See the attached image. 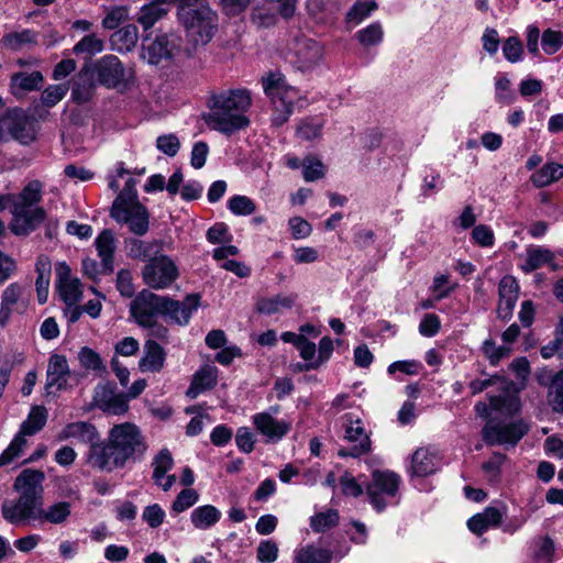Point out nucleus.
Here are the masks:
<instances>
[{
  "label": "nucleus",
  "mask_w": 563,
  "mask_h": 563,
  "mask_svg": "<svg viewBox=\"0 0 563 563\" xmlns=\"http://www.w3.org/2000/svg\"><path fill=\"white\" fill-rule=\"evenodd\" d=\"M70 377V369L66 356L53 354L48 360L46 371V395L55 394L64 389Z\"/></svg>",
  "instance_id": "obj_19"
},
{
  "label": "nucleus",
  "mask_w": 563,
  "mask_h": 563,
  "mask_svg": "<svg viewBox=\"0 0 563 563\" xmlns=\"http://www.w3.org/2000/svg\"><path fill=\"white\" fill-rule=\"evenodd\" d=\"M137 200V191H136V180L134 178H129L125 181L123 189L118 194L115 199L112 202L110 210H117L120 208L132 206Z\"/></svg>",
  "instance_id": "obj_42"
},
{
  "label": "nucleus",
  "mask_w": 563,
  "mask_h": 563,
  "mask_svg": "<svg viewBox=\"0 0 563 563\" xmlns=\"http://www.w3.org/2000/svg\"><path fill=\"white\" fill-rule=\"evenodd\" d=\"M523 52L520 40L516 36L508 37L503 45V53L507 60L510 63H517L520 60Z\"/></svg>",
  "instance_id": "obj_61"
},
{
  "label": "nucleus",
  "mask_w": 563,
  "mask_h": 563,
  "mask_svg": "<svg viewBox=\"0 0 563 563\" xmlns=\"http://www.w3.org/2000/svg\"><path fill=\"white\" fill-rule=\"evenodd\" d=\"M383 36L384 31L379 22H374L355 33L360 44L365 47L378 45L383 41Z\"/></svg>",
  "instance_id": "obj_43"
},
{
  "label": "nucleus",
  "mask_w": 563,
  "mask_h": 563,
  "mask_svg": "<svg viewBox=\"0 0 563 563\" xmlns=\"http://www.w3.org/2000/svg\"><path fill=\"white\" fill-rule=\"evenodd\" d=\"M153 479L154 482H158V479H163L169 470H172L174 465V460L172 453L168 449H162L158 454L153 460Z\"/></svg>",
  "instance_id": "obj_47"
},
{
  "label": "nucleus",
  "mask_w": 563,
  "mask_h": 563,
  "mask_svg": "<svg viewBox=\"0 0 563 563\" xmlns=\"http://www.w3.org/2000/svg\"><path fill=\"white\" fill-rule=\"evenodd\" d=\"M163 316L166 322L185 327L190 322L191 316L201 305L199 294H189L183 300H176L168 296L163 297Z\"/></svg>",
  "instance_id": "obj_13"
},
{
  "label": "nucleus",
  "mask_w": 563,
  "mask_h": 563,
  "mask_svg": "<svg viewBox=\"0 0 563 563\" xmlns=\"http://www.w3.org/2000/svg\"><path fill=\"white\" fill-rule=\"evenodd\" d=\"M110 217L120 224H126L131 233L143 236L150 229V212L141 202L110 210Z\"/></svg>",
  "instance_id": "obj_16"
},
{
  "label": "nucleus",
  "mask_w": 563,
  "mask_h": 563,
  "mask_svg": "<svg viewBox=\"0 0 563 563\" xmlns=\"http://www.w3.org/2000/svg\"><path fill=\"white\" fill-rule=\"evenodd\" d=\"M519 285L515 277L510 275L504 276L498 285L499 299H516L518 300Z\"/></svg>",
  "instance_id": "obj_60"
},
{
  "label": "nucleus",
  "mask_w": 563,
  "mask_h": 563,
  "mask_svg": "<svg viewBox=\"0 0 563 563\" xmlns=\"http://www.w3.org/2000/svg\"><path fill=\"white\" fill-rule=\"evenodd\" d=\"M44 77L41 71L24 73L20 71L11 77V89L14 96L26 91H33L41 88Z\"/></svg>",
  "instance_id": "obj_31"
},
{
  "label": "nucleus",
  "mask_w": 563,
  "mask_h": 563,
  "mask_svg": "<svg viewBox=\"0 0 563 563\" xmlns=\"http://www.w3.org/2000/svg\"><path fill=\"white\" fill-rule=\"evenodd\" d=\"M68 91L66 85H51L42 92V102L44 106L52 108L56 106Z\"/></svg>",
  "instance_id": "obj_54"
},
{
  "label": "nucleus",
  "mask_w": 563,
  "mask_h": 563,
  "mask_svg": "<svg viewBox=\"0 0 563 563\" xmlns=\"http://www.w3.org/2000/svg\"><path fill=\"white\" fill-rule=\"evenodd\" d=\"M553 256L554 255L550 250L531 245L527 249V257L521 269L526 274H530L544 264L550 263L553 260Z\"/></svg>",
  "instance_id": "obj_37"
},
{
  "label": "nucleus",
  "mask_w": 563,
  "mask_h": 563,
  "mask_svg": "<svg viewBox=\"0 0 563 563\" xmlns=\"http://www.w3.org/2000/svg\"><path fill=\"white\" fill-rule=\"evenodd\" d=\"M97 82L107 88H117L125 80V68L118 56L107 54L85 64Z\"/></svg>",
  "instance_id": "obj_10"
},
{
  "label": "nucleus",
  "mask_w": 563,
  "mask_h": 563,
  "mask_svg": "<svg viewBox=\"0 0 563 563\" xmlns=\"http://www.w3.org/2000/svg\"><path fill=\"white\" fill-rule=\"evenodd\" d=\"M141 429L131 422L114 424L100 446L95 448L93 468L104 472L122 470L141 462L147 451Z\"/></svg>",
  "instance_id": "obj_1"
},
{
  "label": "nucleus",
  "mask_w": 563,
  "mask_h": 563,
  "mask_svg": "<svg viewBox=\"0 0 563 563\" xmlns=\"http://www.w3.org/2000/svg\"><path fill=\"white\" fill-rule=\"evenodd\" d=\"M0 132L3 137L8 133L13 140L24 145L35 139L32 123L22 108L9 109L0 115Z\"/></svg>",
  "instance_id": "obj_11"
},
{
  "label": "nucleus",
  "mask_w": 563,
  "mask_h": 563,
  "mask_svg": "<svg viewBox=\"0 0 563 563\" xmlns=\"http://www.w3.org/2000/svg\"><path fill=\"white\" fill-rule=\"evenodd\" d=\"M252 22L258 27L268 29L277 23V14L267 9H255L252 13Z\"/></svg>",
  "instance_id": "obj_64"
},
{
  "label": "nucleus",
  "mask_w": 563,
  "mask_h": 563,
  "mask_svg": "<svg viewBox=\"0 0 563 563\" xmlns=\"http://www.w3.org/2000/svg\"><path fill=\"white\" fill-rule=\"evenodd\" d=\"M156 147L169 157H174L177 155L180 148L179 139L173 134H164L159 135L156 140Z\"/></svg>",
  "instance_id": "obj_55"
},
{
  "label": "nucleus",
  "mask_w": 563,
  "mask_h": 563,
  "mask_svg": "<svg viewBox=\"0 0 563 563\" xmlns=\"http://www.w3.org/2000/svg\"><path fill=\"white\" fill-rule=\"evenodd\" d=\"M177 3V16L196 45H206L218 30L217 12L208 0H174Z\"/></svg>",
  "instance_id": "obj_4"
},
{
  "label": "nucleus",
  "mask_w": 563,
  "mask_h": 563,
  "mask_svg": "<svg viewBox=\"0 0 563 563\" xmlns=\"http://www.w3.org/2000/svg\"><path fill=\"white\" fill-rule=\"evenodd\" d=\"M43 197V183L38 179L29 181L20 191L14 195V202L11 213L16 223L12 224L11 231L15 235H27L35 231L46 219L44 208L32 207L41 202Z\"/></svg>",
  "instance_id": "obj_5"
},
{
  "label": "nucleus",
  "mask_w": 563,
  "mask_h": 563,
  "mask_svg": "<svg viewBox=\"0 0 563 563\" xmlns=\"http://www.w3.org/2000/svg\"><path fill=\"white\" fill-rule=\"evenodd\" d=\"M295 560L297 563H331L332 551L309 544L297 551Z\"/></svg>",
  "instance_id": "obj_39"
},
{
  "label": "nucleus",
  "mask_w": 563,
  "mask_h": 563,
  "mask_svg": "<svg viewBox=\"0 0 563 563\" xmlns=\"http://www.w3.org/2000/svg\"><path fill=\"white\" fill-rule=\"evenodd\" d=\"M104 48V43L101 38L97 37L95 34H89L84 36L73 48L76 55L87 54L90 58L91 56L101 53Z\"/></svg>",
  "instance_id": "obj_45"
},
{
  "label": "nucleus",
  "mask_w": 563,
  "mask_h": 563,
  "mask_svg": "<svg viewBox=\"0 0 563 563\" xmlns=\"http://www.w3.org/2000/svg\"><path fill=\"white\" fill-rule=\"evenodd\" d=\"M37 274L35 286L37 300L41 305L45 303L48 298L49 278L52 272L51 260L46 255H40L35 263Z\"/></svg>",
  "instance_id": "obj_29"
},
{
  "label": "nucleus",
  "mask_w": 563,
  "mask_h": 563,
  "mask_svg": "<svg viewBox=\"0 0 563 563\" xmlns=\"http://www.w3.org/2000/svg\"><path fill=\"white\" fill-rule=\"evenodd\" d=\"M164 296L156 295L148 289L141 290L130 303V314L141 327L163 316Z\"/></svg>",
  "instance_id": "obj_12"
},
{
  "label": "nucleus",
  "mask_w": 563,
  "mask_h": 563,
  "mask_svg": "<svg viewBox=\"0 0 563 563\" xmlns=\"http://www.w3.org/2000/svg\"><path fill=\"white\" fill-rule=\"evenodd\" d=\"M155 242L131 239L129 242V256L132 258L146 260L155 252Z\"/></svg>",
  "instance_id": "obj_53"
},
{
  "label": "nucleus",
  "mask_w": 563,
  "mask_h": 563,
  "mask_svg": "<svg viewBox=\"0 0 563 563\" xmlns=\"http://www.w3.org/2000/svg\"><path fill=\"white\" fill-rule=\"evenodd\" d=\"M434 456L427 449L420 448L411 457V474L424 477L435 472Z\"/></svg>",
  "instance_id": "obj_35"
},
{
  "label": "nucleus",
  "mask_w": 563,
  "mask_h": 563,
  "mask_svg": "<svg viewBox=\"0 0 563 563\" xmlns=\"http://www.w3.org/2000/svg\"><path fill=\"white\" fill-rule=\"evenodd\" d=\"M1 42L7 48L16 52L22 49L24 46L32 47L37 45L38 34L33 30L24 29L20 32L4 34Z\"/></svg>",
  "instance_id": "obj_33"
},
{
  "label": "nucleus",
  "mask_w": 563,
  "mask_h": 563,
  "mask_svg": "<svg viewBox=\"0 0 563 563\" xmlns=\"http://www.w3.org/2000/svg\"><path fill=\"white\" fill-rule=\"evenodd\" d=\"M302 167V175L306 181H314L324 176V165L319 159L307 158Z\"/></svg>",
  "instance_id": "obj_56"
},
{
  "label": "nucleus",
  "mask_w": 563,
  "mask_h": 563,
  "mask_svg": "<svg viewBox=\"0 0 563 563\" xmlns=\"http://www.w3.org/2000/svg\"><path fill=\"white\" fill-rule=\"evenodd\" d=\"M563 177V164L548 163L532 174L531 183L537 188H543Z\"/></svg>",
  "instance_id": "obj_34"
},
{
  "label": "nucleus",
  "mask_w": 563,
  "mask_h": 563,
  "mask_svg": "<svg viewBox=\"0 0 563 563\" xmlns=\"http://www.w3.org/2000/svg\"><path fill=\"white\" fill-rule=\"evenodd\" d=\"M78 358L81 366L86 369H91L95 372H106V366L99 355L95 350L84 346L80 349L78 353Z\"/></svg>",
  "instance_id": "obj_49"
},
{
  "label": "nucleus",
  "mask_w": 563,
  "mask_h": 563,
  "mask_svg": "<svg viewBox=\"0 0 563 563\" xmlns=\"http://www.w3.org/2000/svg\"><path fill=\"white\" fill-rule=\"evenodd\" d=\"M299 93L297 89H288L280 96L272 97V124L282 126L285 124L294 112L295 101L298 100Z\"/></svg>",
  "instance_id": "obj_20"
},
{
  "label": "nucleus",
  "mask_w": 563,
  "mask_h": 563,
  "mask_svg": "<svg viewBox=\"0 0 563 563\" xmlns=\"http://www.w3.org/2000/svg\"><path fill=\"white\" fill-rule=\"evenodd\" d=\"M219 371L214 365L201 366L192 376L191 383L186 391L190 399L197 398L200 394L211 390L218 384Z\"/></svg>",
  "instance_id": "obj_22"
},
{
  "label": "nucleus",
  "mask_w": 563,
  "mask_h": 563,
  "mask_svg": "<svg viewBox=\"0 0 563 563\" xmlns=\"http://www.w3.org/2000/svg\"><path fill=\"white\" fill-rule=\"evenodd\" d=\"M23 295V286L19 283H11L1 294L0 302V327L4 328L14 310H16L19 301Z\"/></svg>",
  "instance_id": "obj_25"
},
{
  "label": "nucleus",
  "mask_w": 563,
  "mask_h": 563,
  "mask_svg": "<svg viewBox=\"0 0 563 563\" xmlns=\"http://www.w3.org/2000/svg\"><path fill=\"white\" fill-rule=\"evenodd\" d=\"M472 239L482 247H492L495 243L493 230L486 224H478L473 228Z\"/></svg>",
  "instance_id": "obj_57"
},
{
  "label": "nucleus",
  "mask_w": 563,
  "mask_h": 563,
  "mask_svg": "<svg viewBox=\"0 0 563 563\" xmlns=\"http://www.w3.org/2000/svg\"><path fill=\"white\" fill-rule=\"evenodd\" d=\"M147 41H150V37L145 36L142 45V56L152 65H158L163 59L172 58L181 45V38L174 33L158 34L146 44Z\"/></svg>",
  "instance_id": "obj_14"
},
{
  "label": "nucleus",
  "mask_w": 563,
  "mask_h": 563,
  "mask_svg": "<svg viewBox=\"0 0 563 563\" xmlns=\"http://www.w3.org/2000/svg\"><path fill=\"white\" fill-rule=\"evenodd\" d=\"M45 475L40 470H23L15 478L13 488L19 493L14 504L4 501L1 514L5 521L11 525L30 522L38 519V512L44 505L43 481Z\"/></svg>",
  "instance_id": "obj_3"
},
{
  "label": "nucleus",
  "mask_w": 563,
  "mask_h": 563,
  "mask_svg": "<svg viewBox=\"0 0 563 563\" xmlns=\"http://www.w3.org/2000/svg\"><path fill=\"white\" fill-rule=\"evenodd\" d=\"M548 401L555 412H563V368L551 379L548 391Z\"/></svg>",
  "instance_id": "obj_41"
},
{
  "label": "nucleus",
  "mask_w": 563,
  "mask_h": 563,
  "mask_svg": "<svg viewBox=\"0 0 563 563\" xmlns=\"http://www.w3.org/2000/svg\"><path fill=\"white\" fill-rule=\"evenodd\" d=\"M529 426L523 420L503 422L489 419L482 429V438L488 446H515L528 433Z\"/></svg>",
  "instance_id": "obj_6"
},
{
  "label": "nucleus",
  "mask_w": 563,
  "mask_h": 563,
  "mask_svg": "<svg viewBox=\"0 0 563 563\" xmlns=\"http://www.w3.org/2000/svg\"><path fill=\"white\" fill-rule=\"evenodd\" d=\"M251 104V92L245 88L211 91L207 100L209 112L202 118L211 130L232 135L250 125L245 113Z\"/></svg>",
  "instance_id": "obj_2"
},
{
  "label": "nucleus",
  "mask_w": 563,
  "mask_h": 563,
  "mask_svg": "<svg viewBox=\"0 0 563 563\" xmlns=\"http://www.w3.org/2000/svg\"><path fill=\"white\" fill-rule=\"evenodd\" d=\"M115 385L107 383L95 388L93 406L103 412L122 415L128 410V402L122 395L115 394Z\"/></svg>",
  "instance_id": "obj_17"
},
{
  "label": "nucleus",
  "mask_w": 563,
  "mask_h": 563,
  "mask_svg": "<svg viewBox=\"0 0 563 563\" xmlns=\"http://www.w3.org/2000/svg\"><path fill=\"white\" fill-rule=\"evenodd\" d=\"M503 515L496 507H486L483 512L476 514L467 520V528L476 536H482L492 527H498Z\"/></svg>",
  "instance_id": "obj_27"
},
{
  "label": "nucleus",
  "mask_w": 563,
  "mask_h": 563,
  "mask_svg": "<svg viewBox=\"0 0 563 563\" xmlns=\"http://www.w3.org/2000/svg\"><path fill=\"white\" fill-rule=\"evenodd\" d=\"M57 439L59 441L74 439L78 443L88 445L87 462L93 467V459L91 456L95 448L100 446L101 442L100 433L95 424L88 421L69 422L57 434Z\"/></svg>",
  "instance_id": "obj_15"
},
{
  "label": "nucleus",
  "mask_w": 563,
  "mask_h": 563,
  "mask_svg": "<svg viewBox=\"0 0 563 563\" xmlns=\"http://www.w3.org/2000/svg\"><path fill=\"white\" fill-rule=\"evenodd\" d=\"M296 296H282L277 295L271 298H262L257 301L256 309L263 314H274L279 311L280 308L290 309L295 303Z\"/></svg>",
  "instance_id": "obj_38"
},
{
  "label": "nucleus",
  "mask_w": 563,
  "mask_h": 563,
  "mask_svg": "<svg viewBox=\"0 0 563 563\" xmlns=\"http://www.w3.org/2000/svg\"><path fill=\"white\" fill-rule=\"evenodd\" d=\"M257 560L261 563H273L278 556V547L273 540L261 541L257 547Z\"/></svg>",
  "instance_id": "obj_59"
},
{
  "label": "nucleus",
  "mask_w": 563,
  "mask_h": 563,
  "mask_svg": "<svg viewBox=\"0 0 563 563\" xmlns=\"http://www.w3.org/2000/svg\"><path fill=\"white\" fill-rule=\"evenodd\" d=\"M47 421V411L43 406L33 407L29 417L22 422L19 433L0 455V467L11 463L18 457L26 444L25 437L34 435L41 431Z\"/></svg>",
  "instance_id": "obj_7"
},
{
  "label": "nucleus",
  "mask_w": 563,
  "mask_h": 563,
  "mask_svg": "<svg viewBox=\"0 0 563 563\" xmlns=\"http://www.w3.org/2000/svg\"><path fill=\"white\" fill-rule=\"evenodd\" d=\"M255 430L265 437L268 443L279 442L290 430L291 424L285 420L275 419L271 412H258L252 417Z\"/></svg>",
  "instance_id": "obj_18"
},
{
  "label": "nucleus",
  "mask_w": 563,
  "mask_h": 563,
  "mask_svg": "<svg viewBox=\"0 0 563 563\" xmlns=\"http://www.w3.org/2000/svg\"><path fill=\"white\" fill-rule=\"evenodd\" d=\"M563 45V33L548 29L541 36V46L545 54L553 55L560 51Z\"/></svg>",
  "instance_id": "obj_52"
},
{
  "label": "nucleus",
  "mask_w": 563,
  "mask_h": 563,
  "mask_svg": "<svg viewBox=\"0 0 563 563\" xmlns=\"http://www.w3.org/2000/svg\"><path fill=\"white\" fill-rule=\"evenodd\" d=\"M263 88L268 98L280 96L286 90L294 89L292 87H287L280 77L273 74L263 80Z\"/></svg>",
  "instance_id": "obj_63"
},
{
  "label": "nucleus",
  "mask_w": 563,
  "mask_h": 563,
  "mask_svg": "<svg viewBox=\"0 0 563 563\" xmlns=\"http://www.w3.org/2000/svg\"><path fill=\"white\" fill-rule=\"evenodd\" d=\"M228 208L235 216H250L255 212L256 205L246 196L235 195L229 199Z\"/></svg>",
  "instance_id": "obj_50"
},
{
  "label": "nucleus",
  "mask_w": 563,
  "mask_h": 563,
  "mask_svg": "<svg viewBox=\"0 0 563 563\" xmlns=\"http://www.w3.org/2000/svg\"><path fill=\"white\" fill-rule=\"evenodd\" d=\"M139 42V30L135 24H126L110 36V45L113 51L124 54L133 51Z\"/></svg>",
  "instance_id": "obj_28"
},
{
  "label": "nucleus",
  "mask_w": 563,
  "mask_h": 563,
  "mask_svg": "<svg viewBox=\"0 0 563 563\" xmlns=\"http://www.w3.org/2000/svg\"><path fill=\"white\" fill-rule=\"evenodd\" d=\"M98 256L101 260L104 275L113 273V255L115 251V239L111 230L104 229L95 240Z\"/></svg>",
  "instance_id": "obj_23"
},
{
  "label": "nucleus",
  "mask_w": 563,
  "mask_h": 563,
  "mask_svg": "<svg viewBox=\"0 0 563 563\" xmlns=\"http://www.w3.org/2000/svg\"><path fill=\"white\" fill-rule=\"evenodd\" d=\"M339 512L336 509H329L325 512H318L310 518V527L314 532H324L339 523Z\"/></svg>",
  "instance_id": "obj_44"
},
{
  "label": "nucleus",
  "mask_w": 563,
  "mask_h": 563,
  "mask_svg": "<svg viewBox=\"0 0 563 563\" xmlns=\"http://www.w3.org/2000/svg\"><path fill=\"white\" fill-rule=\"evenodd\" d=\"M142 519L153 529L158 528L165 519V511L158 504L146 506Z\"/></svg>",
  "instance_id": "obj_58"
},
{
  "label": "nucleus",
  "mask_w": 563,
  "mask_h": 563,
  "mask_svg": "<svg viewBox=\"0 0 563 563\" xmlns=\"http://www.w3.org/2000/svg\"><path fill=\"white\" fill-rule=\"evenodd\" d=\"M128 19L126 7H115L110 10L102 20V26L107 30H115Z\"/></svg>",
  "instance_id": "obj_62"
},
{
  "label": "nucleus",
  "mask_w": 563,
  "mask_h": 563,
  "mask_svg": "<svg viewBox=\"0 0 563 563\" xmlns=\"http://www.w3.org/2000/svg\"><path fill=\"white\" fill-rule=\"evenodd\" d=\"M178 268L168 255L151 258L142 271L145 285L152 289H165L178 278Z\"/></svg>",
  "instance_id": "obj_8"
},
{
  "label": "nucleus",
  "mask_w": 563,
  "mask_h": 563,
  "mask_svg": "<svg viewBox=\"0 0 563 563\" xmlns=\"http://www.w3.org/2000/svg\"><path fill=\"white\" fill-rule=\"evenodd\" d=\"M37 521L52 525L65 523L71 515V504L69 501H57L46 508H41Z\"/></svg>",
  "instance_id": "obj_32"
},
{
  "label": "nucleus",
  "mask_w": 563,
  "mask_h": 563,
  "mask_svg": "<svg viewBox=\"0 0 563 563\" xmlns=\"http://www.w3.org/2000/svg\"><path fill=\"white\" fill-rule=\"evenodd\" d=\"M345 439L351 442L358 441V443L353 445L351 449H341L339 451V456L341 457H360L361 455L368 453L371 450V440L365 433L364 428L361 426H349L345 429Z\"/></svg>",
  "instance_id": "obj_26"
},
{
  "label": "nucleus",
  "mask_w": 563,
  "mask_h": 563,
  "mask_svg": "<svg viewBox=\"0 0 563 563\" xmlns=\"http://www.w3.org/2000/svg\"><path fill=\"white\" fill-rule=\"evenodd\" d=\"M57 289L67 307L76 305L81 297L80 283L78 279L58 284Z\"/></svg>",
  "instance_id": "obj_48"
},
{
  "label": "nucleus",
  "mask_w": 563,
  "mask_h": 563,
  "mask_svg": "<svg viewBox=\"0 0 563 563\" xmlns=\"http://www.w3.org/2000/svg\"><path fill=\"white\" fill-rule=\"evenodd\" d=\"M165 14H167V10L164 9L163 5L156 2H150L140 9L136 21L146 31L151 29Z\"/></svg>",
  "instance_id": "obj_40"
},
{
  "label": "nucleus",
  "mask_w": 563,
  "mask_h": 563,
  "mask_svg": "<svg viewBox=\"0 0 563 563\" xmlns=\"http://www.w3.org/2000/svg\"><path fill=\"white\" fill-rule=\"evenodd\" d=\"M400 477L390 471H374L372 481L366 486V493L373 507L383 511L387 503L385 497H394L399 488Z\"/></svg>",
  "instance_id": "obj_9"
},
{
  "label": "nucleus",
  "mask_w": 563,
  "mask_h": 563,
  "mask_svg": "<svg viewBox=\"0 0 563 563\" xmlns=\"http://www.w3.org/2000/svg\"><path fill=\"white\" fill-rule=\"evenodd\" d=\"M166 352L155 341L147 340L144 344V355L139 361V367L142 372L158 373L165 364Z\"/></svg>",
  "instance_id": "obj_24"
},
{
  "label": "nucleus",
  "mask_w": 563,
  "mask_h": 563,
  "mask_svg": "<svg viewBox=\"0 0 563 563\" xmlns=\"http://www.w3.org/2000/svg\"><path fill=\"white\" fill-rule=\"evenodd\" d=\"M199 499V494L192 488L183 489L172 504V511L180 514L194 506Z\"/></svg>",
  "instance_id": "obj_51"
},
{
  "label": "nucleus",
  "mask_w": 563,
  "mask_h": 563,
  "mask_svg": "<svg viewBox=\"0 0 563 563\" xmlns=\"http://www.w3.org/2000/svg\"><path fill=\"white\" fill-rule=\"evenodd\" d=\"M221 511L212 505H203L195 508L190 514V521L196 529L208 530L221 519Z\"/></svg>",
  "instance_id": "obj_30"
},
{
  "label": "nucleus",
  "mask_w": 563,
  "mask_h": 563,
  "mask_svg": "<svg viewBox=\"0 0 563 563\" xmlns=\"http://www.w3.org/2000/svg\"><path fill=\"white\" fill-rule=\"evenodd\" d=\"M71 100L78 104L89 102L96 91V81L85 65L80 68L70 84Z\"/></svg>",
  "instance_id": "obj_21"
},
{
  "label": "nucleus",
  "mask_w": 563,
  "mask_h": 563,
  "mask_svg": "<svg viewBox=\"0 0 563 563\" xmlns=\"http://www.w3.org/2000/svg\"><path fill=\"white\" fill-rule=\"evenodd\" d=\"M378 8L375 1H358L346 13V22L358 24Z\"/></svg>",
  "instance_id": "obj_46"
},
{
  "label": "nucleus",
  "mask_w": 563,
  "mask_h": 563,
  "mask_svg": "<svg viewBox=\"0 0 563 563\" xmlns=\"http://www.w3.org/2000/svg\"><path fill=\"white\" fill-rule=\"evenodd\" d=\"M297 55L305 68L317 65L322 58V48L320 44L313 40H303L298 43Z\"/></svg>",
  "instance_id": "obj_36"
}]
</instances>
